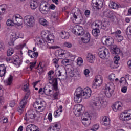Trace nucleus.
<instances>
[{"label": "nucleus", "instance_id": "f257e3e1", "mask_svg": "<svg viewBox=\"0 0 131 131\" xmlns=\"http://www.w3.org/2000/svg\"><path fill=\"white\" fill-rule=\"evenodd\" d=\"M74 100L75 102L79 104L81 102L83 99H89L92 95V90L91 88L86 87L83 90L80 87H78L76 90L74 94Z\"/></svg>", "mask_w": 131, "mask_h": 131}, {"label": "nucleus", "instance_id": "f03ea898", "mask_svg": "<svg viewBox=\"0 0 131 131\" xmlns=\"http://www.w3.org/2000/svg\"><path fill=\"white\" fill-rule=\"evenodd\" d=\"M93 107L96 109H100L102 106L103 108L107 106V101L103 97H96L92 101Z\"/></svg>", "mask_w": 131, "mask_h": 131}, {"label": "nucleus", "instance_id": "7ed1b4c3", "mask_svg": "<svg viewBox=\"0 0 131 131\" xmlns=\"http://www.w3.org/2000/svg\"><path fill=\"white\" fill-rule=\"evenodd\" d=\"M85 108L81 104H79L78 106V109L74 111V114L77 117L79 116H82V117H85V118H90V114L89 112H85Z\"/></svg>", "mask_w": 131, "mask_h": 131}, {"label": "nucleus", "instance_id": "20e7f679", "mask_svg": "<svg viewBox=\"0 0 131 131\" xmlns=\"http://www.w3.org/2000/svg\"><path fill=\"white\" fill-rule=\"evenodd\" d=\"M30 95V92H28L26 93L25 97L22 99L21 101L20 102V105L18 107V111L19 112H22L23 110H24V107L27 104V102H28V98H29V96Z\"/></svg>", "mask_w": 131, "mask_h": 131}, {"label": "nucleus", "instance_id": "39448f33", "mask_svg": "<svg viewBox=\"0 0 131 131\" xmlns=\"http://www.w3.org/2000/svg\"><path fill=\"white\" fill-rule=\"evenodd\" d=\"M24 23L29 27H33L35 24V19L33 16L27 15L24 17Z\"/></svg>", "mask_w": 131, "mask_h": 131}, {"label": "nucleus", "instance_id": "423d86ee", "mask_svg": "<svg viewBox=\"0 0 131 131\" xmlns=\"http://www.w3.org/2000/svg\"><path fill=\"white\" fill-rule=\"evenodd\" d=\"M120 120L122 121H128L131 120V110L125 111L122 113L120 116Z\"/></svg>", "mask_w": 131, "mask_h": 131}, {"label": "nucleus", "instance_id": "0eeeda50", "mask_svg": "<svg viewBox=\"0 0 131 131\" xmlns=\"http://www.w3.org/2000/svg\"><path fill=\"white\" fill-rule=\"evenodd\" d=\"M73 33L75 35H83L84 34V30L83 28L80 26L76 25L72 29Z\"/></svg>", "mask_w": 131, "mask_h": 131}, {"label": "nucleus", "instance_id": "6e6552de", "mask_svg": "<svg viewBox=\"0 0 131 131\" xmlns=\"http://www.w3.org/2000/svg\"><path fill=\"white\" fill-rule=\"evenodd\" d=\"M50 10V4L46 2H42L39 7V11L44 15Z\"/></svg>", "mask_w": 131, "mask_h": 131}, {"label": "nucleus", "instance_id": "1a4fd4ad", "mask_svg": "<svg viewBox=\"0 0 131 131\" xmlns=\"http://www.w3.org/2000/svg\"><path fill=\"white\" fill-rule=\"evenodd\" d=\"M101 41L107 47H111L114 43V39L111 37H103Z\"/></svg>", "mask_w": 131, "mask_h": 131}, {"label": "nucleus", "instance_id": "9d476101", "mask_svg": "<svg viewBox=\"0 0 131 131\" xmlns=\"http://www.w3.org/2000/svg\"><path fill=\"white\" fill-rule=\"evenodd\" d=\"M98 55L99 57L101 59H105L108 54H109V52L108 51V49H105V47H103L102 48H100L98 49Z\"/></svg>", "mask_w": 131, "mask_h": 131}, {"label": "nucleus", "instance_id": "9b49d317", "mask_svg": "<svg viewBox=\"0 0 131 131\" xmlns=\"http://www.w3.org/2000/svg\"><path fill=\"white\" fill-rule=\"evenodd\" d=\"M36 117V115L32 110L29 111L28 113L25 115V120L28 121L29 119H34Z\"/></svg>", "mask_w": 131, "mask_h": 131}, {"label": "nucleus", "instance_id": "f8f14e48", "mask_svg": "<svg viewBox=\"0 0 131 131\" xmlns=\"http://www.w3.org/2000/svg\"><path fill=\"white\" fill-rule=\"evenodd\" d=\"M66 73L69 77H80V74H75L74 71L71 69H67L66 70Z\"/></svg>", "mask_w": 131, "mask_h": 131}, {"label": "nucleus", "instance_id": "ddd939ff", "mask_svg": "<svg viewBox=\"0 0 131 131\" xmlns=\"http://www.w3.org/2000/svg\"><path fill=\"white\" fill-rule=\"evenodd\" d=\"M83 36V37L81 38V40H82L83 42L84 43H88V42H90V40H91V35L89 32H86V33H84L83 35H81Z\"/></svg>", "mask_w": 131, "mask_h": 131}, {"label": "nucleus", "instance_id": "4468645a", "mask_svg": "<svg viewBox=\"0 0 131 131\" xmlns=\"http://www.w3.org/2000/svg\"><path fill=\"white\" fill-rule=\"evenodd\" d=\"M122 103L120 101H118L115 103V104L112 106V108L113 109L115 112H117L118 110H120L122 108Z\"/></svg>", "mask_w": 131, "mask_h": 131}, {"label": "nucleus", "instance_id": "2eb2a0df", "mask_svg": "<svg viewBox=\"0 0 131 131\" xmlns=\"http://www.w3.org/2000/svg\"><path fill=\"white\" fill-rule=\"evenodd\" d=\"M103 15L105 17H107V18L111 19L114 17V13L109 9H105L103 11Z\"/></svg>", "mask_w": 131, "mask_h": 131}, {"label": "nucleus", "instance_id": "dca6fc26", "mask_svg": "<svg viewBox=\"0 0 131 131\" xmlns=\"http://www.w3.org/2000/svg\"><path fill=\"white\" fill-rule=\"evenodd\" d=\"M111 53L114 55H119L120 54V49L117 48V46L114 45L111 47Z\"/></svg>", "mask_w": 131, "mask_h": 131}, {"label": "nucleus", "instance_id": "f3484780", "mask_svg": "<svg viewBox=\"0 0 131 131\" xmlns=\"http://www.w3.org/2000/svg\"><path fill=\"white\" fill-rule=\"evenodd\" d=\"M26 131H40L39 128L35 126L34 124L28 125L26 129Z\"/></svg>", "mask_w": 131, "mask_h": 131}, {"label": "nucleus", "instance_id": "a211bd4d", "mask_svg": "<svg viewBox=\"0 0 131 131\" xmlns=\"http://www.w3.org/2000/svg\"><path fill=\"white\" fill-rule=\"evenodd\" d=\"M60 129L61 126H60V125H58V124H54L50 126L48 129V131H60Z\"/></svg>", "mask_w": 131, "mask_h": 131}, {"label": "nucleus", "instance_id": "6ab92c4d", "mask_svg": "<svg viewBox=\"0 0 131 131\" xmlns=\"http://www.w3.org/2000/svg\"><path fill=\"white\" fill-rule=\"evenodd\" d=\"M30 6L32 10H35L37 6H38V3H37V0H31L30 1Z\"/></svg>", "mask_w": 131, "mask_h": 131}, {"label": "nucleus", "instance_id": "aec40b11", "mask_svg": "<svg viewBox=\"0 0 131 131\" xmlns=\"http://www.w3.org/2000/svg\"><path fill=\"white\" fill-rule=\"evenodd\" d=\"M13 64L16 66H20L21 65V59L19 58V56H16L13 58Z\"/></svg>", "mask_w": 131, "mask_h": 131}, {"label": "nucleus", "instance_id": "412c9836", "mask_svg": "<svg viewBox=\"0 0 131 131\" xmlns=\"http://www.w3.org/2000/svg\"><path fill=\"white\" fill-rule=\"evenodd\" d=\"M7 10V5H2L0 6V21L3 19L2 15H4Z\"/></svg>", "mask_w": 131, "mask_h": 131}, {"label": "nucleus", "instance_id": "4be33fe9", "mask_svg": "<svg viewBox=\"0 0 131 131\" xmlns=\"http://www.w3.org/2000/svg\"><path fill=\"white\" fill-rule=\"evenodd\" d=\"M95 82L97 86H101V84H102V83L103 82V78H102L101 75H98L97 76L96 79H95Z\"/></svg>", "mask_w": 131, "mask_h": 131}, {"label": "nucleus", "instance_id": "5701e85b", "mask_svg": "<svg viewBox=\"0 0 131 131\" xmlns=\"http://www.w3.org/2000/svg\"><path fill=\"white\" fill-rule=\"evenodd\" d=\"M60 35L62 39H68L69 38V33L68 32L62 31L60 33Z\"/></svg>", "mask_w": 131, "mask_h": 131}, {"label": "nucleus", "instance_id": "b1692460", "mask_svg": "<svg viewBox=\"0 0 131 131\" xmlns=\"http://www.w3.org/2000/svg\"><path fill=\"white\" fill-rule=\"evenodd\" d=\"M95 56L91 53L88 54L86 57V60L90 63H94L95 61Z\"/></svg>", "mask_w": 131, "mask_h": 131}, {"label": "nucleus", "instance_id": "393cba45", "mask_svg": "<svg viewBox=\"0 0 131 131\" xmlns=\"http://www.w3.org/2000/svg\"><path fill=\"white\" fill-rule=\"evenodd\" d=\"M109 7L111 9H118L119 8H121V5L115 2H111L109 5Z\"/></svg>", "mask_w": 131, "mask_h": 131}, {"label": "nucleus", "instance_id": "a878e982", "mask_svg": "<svg viewBox=\"0 0 131 131\" xmlns=\"http://www.w3.org/2000/svg\"><path fill=\"white\" fill-rule=\"evenodd\" d=\"M110 90H111V88L110 86H108V85L105 86V95L107 98H110V97L112 96V94L110 92Z\"/></svg>", "mask_w": 131, "mask_h": 131}, {"label": "nucleus", "instance_id": "bb28decb", "mask_svg": "<svg viewBox=\"0 0 131 131\" xmlns=\"http://www.w3.org/2000/svg\"><path fill=\"white\" fill-rule=\"evenodd\" d=\"M28 55L30 58L33 59V57H38V52H34V51H32V50H29Z\"/></svg>", "mask_w": 131, "mask_h": 131}, {"label": "nucleus", "instance_id": "cd10ccee", "mask_svg": "<svg viewBox=\"0 0 131 131\" xmlns=\"http://www.w3.org/2000/svg\"><path fill=\"white\" fill-rule=\"evenodd\" d=\"M103 4V1L101 0H99L98 2H96L95 3H94V7H96V8L98 9H102Z\"/></svg>", "mask_w": 131, "mask_h": 131}, {"label": "nucleus", "instance_id": "c85d7f7f", "mask_svg": "<svg viewBox=\"0 0 131 131\" xmlns=\"http://www.w3.org/2000/svg\"><path fill=\"white\" fill-rule=\"evenodd\" d=\"M109 22L105 21L102 23L101 26L100 27L103 30H108V28H109Z\"/></svg>", "mask_w": 131, "mask_h": 131}, {"label": "nucleus", "instance_id": "c756f323", "mask_svg": "<svg viewBox=\"0 0 131 131\" xmlns=\"http://www.w3.org/2000/svg\"><path fill=\"white\" fill-rule=\"evenodd\" d=\"M46 39L47 40V42H49V43H54V35H47Z\"/></svg>", "mask_w": 131, "mask_h": 131}, {"label": "nucleus", "instance_id": "7c9ffc66", "mask_svg": "<svg viewBox=\"0 0 131 131\" xmlns=\"http://www.w3.org/2000/svg\"><path fill=\"white\" fill-rule=\"evenodd\" d=\"M102 124L107 126L110 124V121L109 120V118L107 116H104L102 118Z\"/></svg>", "mask_w": 131, "mask_h": 131}, {"label": "nucleus", "instance_id": "2f4dec72", "mask_svg": "<svg viewBox=\"0 0 131 131\" xmlns=\"http://www.w3.org/2000/svg\"><path fill=\"white\" fill-rule=\"evenodd\" d=\"M82 123L85 126H89L91 124V120H89L87 118H83Z\"/></svg>", "mask_w": 131, "mask_h": 131}, {"label": "nucleus", "instance_id": "473e14b6", "mask_svg": "<svg viewBox=\"0 0 131 131\" xmlns=\"http://www.w3.org/2000/svg\"><path fill=\"white\" fill-rule=\"evenodd\" d=\"M67 53V51H66L65 50H60L58 51H57L56 52V54H57L59 57H62V56H64L65 54Z\"/></svg>", "mask_w": 131, "mask_h": 131}, {"label": "nucleus", "instance_id": "72a5a7b5", "mask_svg": "<svg viewBox=\"0 0 131 131\" xmlns=\"http://www.w3.org/2000/svg\"><path fill=\"white\" fill-rule=\"evenodd\" d=\"M49 82L50 84L53 83V84H58V78H51L49 80Z\"/></svg>", "mask_w": 131, "mask_h": 131}, {"label": "nucleus", "instance_id": "f704fd0d", "mask_svg": "<svg viewBox=\"0 0 131 131\" xmlns=\"http://www.w3.org/2000/svg\"><path fill=\"white\" fill-rule=\"evenodd\" d=\"M7 26H14L15 25V20L9 19L6 22Z\"/></svg>", "mask_w": 131, "mask_h": 131}, {"label": "nucleus", "instance_id": "c9c22d12", "mask_svg": "<svg viewBox=\"0 0 131 131\" xmlns=\"http://www.w3.org/2000/svg\"><path fill=\"white\" fill-rule=\"evenodd\" d=\"M44 94L46 95V96H50V95H52V90L50 89H47V88H43V92Z\"/></svg>", "mask_w": 131, "mask_h": 131}, {"label": "nucleus", "instance_id": "e433bc0d", "mask_svg": "<svg viewBox=\"0 0 131 131\" xmlns=\"http://www.w3.org/2000/svg\"><path fill=\"white\" fill-rule=\"evenodd\" d=\"M99 33H100V30L98 28L94 29L92 30V34L96 37L99 35Z\"/></svg>", "mask_w": 131, "mask_h": 131}, {"label": "nucleus", "instance_id": "4c0bfd02", "mask_svg": "<svg viewBox=\"0 0 131 131\" xmlns=\"http://www.w3.org/2000/svg\"><path fill=\"white\" fill-rule=\"evenodd\" d=\"M42 104H43V103L41 101L40 103L39 102V106H38L39 111L37 110H36L37 112H41V110H43V109H45V107L43 106Z\"/></svg>", "mask_w": 131, "mask_h": 131}, {"label": "nucleus", "instance_id": "58836bf2", "mask_svg": "<svg viewBox=\"0 0 131 131\" xmlns=\"http://www.w3.org/2000/svg\"><path fill=\"white\" fill-rule=\"evenodd\" d=\"M119 60H120V57L119 56H116L114 58V63L117 66H119V63L118 62Z\"/></svg>", "mask_w": 131, "mask_h": 131}, {"label": "nucleus", "instance_id": "ea45409f", "mask_svg": "<svg viewBox=\"0 0 131 131\" xmlns=\"http://www.w3.org/2000/svg\"><path fill=\"white\" fill-rule=\"evenodd\" d=\"M13 54H14V50H13V48L8 49L7 52V55L8 57H11V56L13 55Z\"/></svg>", "mask_w": 131, "mask_h": 131}, {"label": "nucleus", "instance_id": "a19ab883", "mask_svg": "<svg viewBox=\"0 0 131 131\" xmlns=\"http://www.w3.org/2000/svg\"><path fill=\"white\" fill-rule=\"evenodd\" d=\"M75 21L77 24H81V23H82V21H83V17L81 16L75 19Z\"/></svg>", "mask_w": 131, "mask_h": 131}, {"label": "nucleus", "instance_id": "79ce46f5", "mask_svg": "<svg viewBox=\"0 0 131 131\" xmlns=\"http://www.w3.org/2000/svg\"><path fill=\"white\" fill-rule=\"evenodd\" d=\"M13 76L10 75L7 81V85H11V84H12V82H13Z\"/></svg>", "mask_w": 131, "mask_h": 131}, {"label": "nucleus", "instance_id": "37998d69", "mask_svg": "<svg viewBox=\"0 0 131 131\" xmlns=\"http://www.w3.org/2000/svg\"><path fill=\"white\" fill-rule=\"evenodd\" d=\"M94 26L96 28H99V26H102V22L100 20L95 21Z\"/></svg>", "mask_w": 131, "mask_h": 131}, {"label": "nucleus", "instance_id": "c03bdc74", "mask_svg": "<svg viewBox=\"0 0 131 131\" xmlns=\"http://www.w3.org/2000/svg\"><path fill=\"white\" fill-rule=\"evenodd\" d=\"M12 19L15 21H17V20H21V19H22V16H21L20 14H16V15H14L13 16Z\"/></svg>", "mask_w": 131, "mask_h": 131}, {"label": "nucleus", "instance_id": "a18cd8bd", "mask_svg": "<svg viewBox=\"0 0 131 131\" xmlns=\"http://www.w3.org/2000/svg\"><path fill=\"white\" fill-rule=\"evenodd\" d=\"M83 63V60L81 57H79L77 60V64L78 66H81Z\"/></svg>", "mask_w": 131, "mask_h": 131}, {"label": "nucleus", "instance_id": "49530a36", "mask_svg": "<svg viewBox=\"0 0 131 131\" xmlns=\"http://www.w3.org/2000/svg\"><path fill=\"white\" fill-rule=\"evenodd\" d=\"M124 78L125 79V81L126 83H127V84H128L127 80H129V81H130V80H131V76L129 75L128 74H127L125 76V77H124Z\"/></svg>", "mask_w": 131, "mask_h": 131}, {"label": "nucleus", "instance_id": "de8ad7c7", "mask_svg": "<svg viewBox=\"0 0 131 131\" xmlns=\"http://www.w3.org/2000/svg\"><path fill=\"white\" fill-rule=\"evenodd\" d=\"M39 23L41 25H43V26H47V20L43 18H41L39 20Z\"/></svg>", "mask_w": 131, "mask_h": 131}, {"label": "nucleus", "instance_id": "09e8293b", "mask_svg": "<svg viewBox=\"0 0 131 131\" xmlns=\"http://www.w3.org/2000/svg\"><path fill=\"white\" fill-rule=\"evenodd\" d=\"M108 79L110 80V81H113L114 80H115V74H111L108 76Z\"/></svg>", "mask_w": 131, "mask_h": 131}, {"label": "nucleus", "instance_id": "8fccbe9b", "mask_svg": "<svg viewBox=\"0 0 131 131\" xmlns=\"http://www.w3.org/2000/svg\"><path fill=\"white\" fill-rule=\"evenodd\" d=\"M116 37H117V41H118V42L122 41V40L123 39V36L121 35H119L118 36H116Z\"/></svg>", "mask_w": 131, "mask_h": 131}, {"label": "nucleus", "instance_id": "3c124183", "mask_svg": "<svg viewBox=\"0 0 131 131\" xmlns=\"http://www.w3.org/2000/svg\"><path fill=\"white\" fill-rule=\"evenodd\" d=\"M99 129V125H94L91 128V130L96 131Z\"/></svg>", "mask_w": 131, "mask_h": 131}, {"label": "nucleus", "instance_id": "603ef678", "mask_svg": "<svg viewBox=\"0 0 131 131\" xmlns=\"http://www.w3.org/2000/svg\"><path fill=\"white\" fill-rule=\"evenodd\" d=\"M64 47L66 48H72V44L69 42H66L64 43Z\"/></svg>", "mask_w": 131, "mask_h": 131}, {"label": "nucleus", "instance_id": "864d4df0", "mask_svg": "<svg viewBox=\"0 0 131 131\" xmlns=\"http://www.w3.org/2000/svg\"><path fill=\"white\" fill-rule=\"evenodd\" d=\"M30 69H31V71L32 70V69L34 68L35 65H36V62H32L30 63Z\"/></svg>", "mask_w": 131, "mask_h": 131}, {"label": "nucleus", "instance_id": "5fc2aeb1", "mask_svg": "<svg viewBox=\"0 0 131 131\" xmlns=\"http://www.w3.org/2000/svg\"><path fill=\"white\" fill-rule=\"evenodd\" d=\"M58 96H59V91H57L53 94V97L54 98V100H58Z\"/></svg>", "mask_w": 131, "mask_h": 131}, {"label": "nucleus", "instance_id": "6e6d98bb", "mask_svg": "<svg viewBox=\"0 0 131 131\" xmlns=\"http://www.w3.org/2000/svg\"><path fill=\"white\" fill-rule=\"evenodd\" d=\"M61 113H59V109L57 110L56 111H55L54 113V117H58V116H60V115Z\"/></svg>", "mask_w": 131, "mask_h": 131}, {"label": "nucleus", "instance_id": "4d7b16f0", "mask_svg": "<svg viewBox=\"0 0 131 131\" xmlns=\"http://www.w3.org/2000/svg\"><path fill=\"white\" fill-rule=\"evenodd\" d=\"M38 107H39V102L38 101H36L34 102L33 104V107L35 108V109H37V110H38Z\"/></svg>", "mask_w": 131, "mask_h": 131}, {"label": "nucleus", "instance_id": "13d9d810", "mask_svg": "<svg viewBox=\"0 0 131 131\" xmlns=\"http://www.w3.org/2000/svg\"><path fill=\"white\" fill-rule=\"evenodd\" d=\"M28 84H26V85H24V89L25 90V92H27V93H30L29 92V89H28Z\"/></svg>", "mask_w": 131, "mask_h": 131}, {"label": "nucleus", "instance_id": "bf43d9fd", "mask_svg": "<svg viewBox=\"0 0 131 131\" xmlns=\"http://www.w3.org/2000/svg\"><path fill=\"white\" fill-rule=\"evenodd\" d=\"M59 62V59H57L56 58L53 59V63H54V64H56L55 67H59V66L58 65V63Z\"/></svg>", "mask_w": 131, "mask_h": 131}, {"label": "nucleus", "instance_id": "052dcab7", "mask_svg": "<svg viewBox=\"0 0 131 131\" xmlns=\"http://www.w3.org/2000/svg\"><path fill=\"white\" fill-rule=\"evenodd\" d=\"M0 71H6V67L4 64H0Z\"/></svg>", "mask_w": 131, "mask_h": 131}, {"label": "nucleus", "instance_id": "680f3d73", "mask_svg": "<svg viewBox=\"0 0 131 131\" xmlns=\"http://www.w3.org/2000/svg\"><path fill=\"white\" fill-rule=\"evenodd\" d=\"M62 62L63 64V65H65L66 66V65H68V63H69V59H63V60H62Z\"/></svg>", "mask_w": 131, "mask_h": 131}, {"label": "nucleus", "instance_id": "e2e57ef3", "mask_svg": "<svg viewBox=\"0 0 131 131\" xmlns=\"http://www.w3.org/2000/svg\"><path fill=\"white\" fill-rule=\"evenodd\" d=\"M90 14H91V11L89 10H85L84 12V15L86 16V17H89L90 16Z\"/></svg>", "mask_w": 131, "mask_h": 131}, {"label": "nucleus", "instance_id": "0e129e2a", "mask_svg": "<svg viewBox=\"0 0 131 131\" xmlns=\"http://www.w3.org/2000/svg\"><path fill=\"white\" fill-rule=\"evenodd\" d=\"M90 74V70L89 69H85L84 71V74L85 75V76H88L89 74Z\"/></svg>", "mask_w": 131, "mask_h": 131}, {"label": "nucleus", "instance_id": "69168bd1", "mask_svg": "<svg viewBox=\"0 0 131 131\" xmlns=\"http://www.w3.org/2000/svg\"><path fill=\"white\" fill-rule=\"evenodd\" d=\"M55 75L56 76L60 77V76H61V75H62V73H61L60 70H58L57 72V71H56Z\"/></svg>", "mask_w": 131, "mask_h": 131}, {"label": "nucleus", "instance_id": "338daca9", "mask_svg": "<svg viewBox=\"0 0 131 131\" xmlns=\"http://www.w3.org/2000/svg\"><path fill=\"white\" fill-rule=\"evenodd\" d=\"M121 33V31L118 30L114 33H113L112 34H114L115 36H117L118 35H119V34H120Z\"/></svg>", "mask_w": 131, "mask_h": 131}, {"label": "nucleus", "instance_id": "774afa93", "mask_svg": "<svg viewBox=\"0 0 131 131\" xmlns=\"http://www.w3.org/2000/svg\"><path fill=\"white\" fill-rule=\"evenodd\" d=\"M128 32H130V33H131V27H128L126 30V34H129Z\"/></svg>", "mask_w": 131, "mask_h": 131}]
</instances>
